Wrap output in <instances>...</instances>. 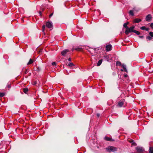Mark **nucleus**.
I'll return each mask as SVG.
<instances>
[{"label":"nucleus","mask_w":153,"mask_h":153,"mask_svg":"<svg viewBox=\"0 0 153 153\" xmlns=\"http://www.w3.org/2000/svg\"><path fill=\"white\" fill-rule=\"evenodd\" d=\"M107 151L109 152H115L117 150V148L112 146H109L106 148Z\"/></svg>","instance_id":"1"},{"label":"nucleus","mask_w":153,"mask_h":153,"mask_svg":"<svg viewBox=\"0 0 153 153\" xmlns=\"http://www.w3.org/2000/svg\"><path fill=\"white\" fill-rule=\"evenodd\" d=\"M134 30L131 27L127 28V29L125 31V33L126 34H128V33L130 32H134Z\"/></svg>","instance_id":"2"},{"label":"nucleus","mask_w":153,"mask_h":153,"mask_svg":"<svg viewBox=\"0 0 153 153\" xmlns=\"http://www.w3.org/2000/svg\"><path fill=\"white\" fill-rule=\"evenodd\" d=\"M136 150L137 152L141 153L143 152L144 151L143 148L139 146H137L136 148Z\"/></svg>","instance_id":"3"},{"label":"nucleus","mask_w":153,"mask_h":153,"mask_svg":"<svg viewBox=\"0 0 153 153\" xmlns=\"http://www.w3.org/2000/svg\"><path fill=\"white\" fill-rule=\"evenodd\" d=\"M112 48V46L111 45H108L105 46L106 51H111Z\"/></svg>","instance_id":"4"},{"label":"nucleus","mask_w":153,"mask_h":153,"mask_svg":"<svg viewBox=\"0 0 153 153\" xmlns=\"http://www.w3.org/2000/svg\"><path fill=\"white\" fill-rule=\"evenodd\" d=\"M46 26L48 28H51L53 27L52 23L49 22H47L46 23Z\"/></svg>","instance_id":"5"},{"label":"nucleus","mask_w":153,"mask_h":153,"mask_svg":"<svg viewBox=\"0 0 153 153\" xmlns=\"http://www.w3.org/2000/svg\"><path fill=\"white\" fill-rule=\"evenodd\" d=\"M125 101L124 100H123L119 102L118 103V105L120 107H121Z\"/></svg>","instance_id":"6"},{"label":"nucleus","mask_w":153,"mask_h":153,"mask_svg":"<svg viewBox=\"0 0 153 153\" xmlns=\"http://www.w3.org/2000/svg\"><path fill=\"white\" fill-rule=\"evenodd\" d=\"M68 51V50L65 49L62 51L61 54L63 56H65Z\"/></svg>","instance_id":"7"},{"label":"nucleus","mask_w":153,"mask_h":153,"mask_svg":"<svg viewBox=\"0 0 153 153\" xmlns=\"http://www.w3.org/2000/svg\"><path fill=\"white\" fill-rule=\"evenodd\" d=\"M152 18V16L151 15L149 14L147 15L146 18V21H149Z\"/></svg>","instance_id":"8"},{"label":"nucleus","mask_w":153,"mask_h":153,"mask_svg":"<svg viewBox=\"0 0 153 153\" xmlns=\"http://www.w3.org/2000/svg\"><path fill=\"white\" fill-rule=\"evenodd\" d=\"M128 141L130 143H131L132 145L134 146H136L137 145L136 143L134 142V141L132 139H130L128 140Z\"/></svg>","instance_id":"9"},{"label":"nucleus","mask_w":153,"mask_h":153,"mask_svg":"<svg viewBox=\"0 0 153 153\" xmlns=\"http://www.w3.org/2000/svg\"><path fill=\"white\" fill-rule=\"evenodd\" d=\"M141 21V20L140 19L136 18L133 21V23H138Z\"/></svg>","instance_id":"10"},{"label":"nucleus","mask_w":153,"mask_h":153,"mask_svg":"<svg viewBox=\"0 0 153 153\" xmlns=\"http://www.w3.org/2000/svg\"><path fill=\"white\" fill-rule=\"evenodd\" d=\"M122 67H123V70L122 69L121 70V71H125V72H128V71H127V70L126 68V65H124V64H123L122 65Z\"/></svg>","instance_id":"11"},{"label":"nucleus","mask_w":153,"mask_h":153,"mask_svg":"<svg viewBox=\"0 0 153 153\" xmlns=\"http://www.w3.org/2000/svg\"><path fill=\"white\" fill-rule=\"evenodd\" d=\"M82 50V48L80 47H77V48H73L72 49V51H73L74 50H76L77 51H81Z\"/></svg>","instance_id":"12"},{"label":"nucleus","mask_w":153,"mask_h":153,"mask_svg":"<svg viewBox=\"0 0 153 153\" xmlns=\"http://www.w3.org/2000/svg\"><path fill=\"white\" fill-rule=\"evenodd\" d=\"M34 62V60H33L31 59H30L29 62L27 63V65H29L33 63Z\"/></svg>","instance_id":"13"},{"label":"nucleus","mask_w":153,"mask_h":153,"mask_svg":"<svg viewBox=\"0 0 153 153\" xmlns=\"http://www.w3.org/2000/svg\"><path fill=\"white\" fill-rule=\"evenodd\" d=\"M34 69L36 71H40L41 68L39 67L36 66L34 68Z\"/></svg>","instance_id":"14"},{"label":"nucleus","mask_w":153,"mask_h":153,"mask_svg":"<svg viewBox=\"0 0 153 153\" xmlns=\"http://www.w3.org/2000/svg\"><path fill=\"white\" fill-rule=\"evenodd\" d=\"M102 61V59L99 60L97 64V66H99L101 64Z\"/></svg>","instance_id":"15"},{"label":"nucleus","mask_w":153,"mask_h":153,"mask_svg":"<svg viewBox=\"0 0 153 153\" xmlns=\"http://www.w3.org/2000/svg\"><path fill=\"white\" fill-rule=\"evenodd\" d=\"M128 23V22H127L126 23H125L123 25V27L126 29H127V28H128V27L127 26V25Z\"/></svg>","instance_id":"16"},{"label":"nucleus","mask_w":153,"mask_h":153,"mask_svg":"<svg viewBox=\"0 0 153 153\" xmlns=\"http://www.w3.org/2000/svg\"><path fill=\"white\" fill-rule=\"evenodd\" d=\"M149 153H153V147L149 148Z\"/></svg>","instance_id":"17"},{"label":"nucleus","mask_w":153,"mask_h":153,"mask_svg":"<svg viewBox=\"0 0 153 153\" xmlns=\"http://www.w3.org/2000/svg\"><path fill=\"white\" fill-rule=\"evenodd\" d=\"M129 13V14L131 16H133L134 15L133 11L132 10H130Z\"/></svg>","instance_id":"18"},{"label":"nucleus","mask_w":153,"mask_h":153,"mask_svg":"<svg viewBox=\"0 0 153 153\" xmlns=\"http://www.w3.org/2000/svg\"><path fill=\"white\" fill-rule=\"evenodd\" d=\"M105 140L107 141H111V139L107 137H105L104 138Z\"/></svg>","instance_id":"19"},{"label":"nucleus","mask_w":153,"mask_h":153,"mask_svg":"<svg viewBox=\"0 0 153 153\" xmlns=\"http://www.w3.org/2000/svg\"><path fill=\"white\" fill-rule=\"evenodd\" d=\"M28 91V89L27 88H25L23 89L24 92L26 94Z\"/></svg>","instance_id":"20"},{"label":"nucleus","mask_w":153,"mask_h":153,"mask_svg":"<svg viewBox=\"0 0 153 153\" xmlns=\"http://www.w3.org/2000/svg\"><path fill=\"white\" fill-rule=\"evenodd\" d=\"M134 33H135L137 35H140V33L139 32L135 30H134Z\"/></svg>","instance_id":"21"},{"label":"nucleus","mask_w":153,"mask_h":153,"mask_svg":"<svg viewBox=\"0 0 153 153\" xmlns=\"http://www.w3.org/2000/svg\"><path fill=\"white\" fill-rule=\"evenodd\" d=\"M146 38L149 40H151L152 39V37L150 36H148L146 37Z\"/></svg>","instance_id":"22"},{"label":"nucleus","mask_w":153,"mask_h":153,"mask_svg":"<svg viewBox=\"0 0 153 153\" xmlns=\"http://www.w3.org/2000/svg\"><path fill=\"white\" fill-rule=\"evenodd\" d=\"M116 65L121 66V63L120 62L118 61H117L116 62Z\"/></svg>","instance_id":"23"},{"label":"nucleus","mask_w":153,"mask_h":153,"mask_svg":"<svg viewBox=\"0 0 153 153\" xmlns=\"http://www.w3.org/2000/svg\"><path fill=\"white\" fill-rule=\"evenodd\" d=\"M149 35L150 36L152 37L153 38V32H150L149 33Z\"/></svg>","instance_id":"24"},{"label":"nucleus","mask_w":153,"mask_h":153,"mask_svg":"<svg viewBox=\"0 0 153 153\" xmlns=\"http://www.w3.org/2000/svg\"><path fill=\"white\" fill-rule=\"evenodd\" d=\"M5 95V94L4 93H0V97H3Z\"/></svg>","instance_id":"25"},{"label":"nucleus","mask_w":153,"mask_h":153,"mask_svg":"<svg viewBox=\"0 0 153 153\" xmlns=\"http://www.w3.org/2000/svg\"><path fill=\"white\" fill-rule=\"evenodd\" d=\"M68 66L70 67H72L74 66L73 63L72 62L70 63L68 65Z\"/></svg>","instance_id":"26"},{"label":"nucleus","mask_w":153,"mask_h":153,"mask_svg":"<svg viewBox=\"0 0 153 153\" xmlns=\"http://www.w3.org/2000/svg\"><path fill=\"white\" fill-rule=\"evenodd\" d=\"M45 28V25H43L42 26V31L43 32H44Z\"/></svg>","instance_id":"27"},{"label":"nucleus","mask_w":153,"mask_h":153,"mask_svg":"<svg viewBox=\"0 0 153 153\" xmlns=\"http://www.w3.org/2000/svg\"><path fill=\"white\" fill-rule=\"evenodd\" d=\"M140 28L142 30H145V29H146V27L145 26H143V27H141Z\"/></svg>","instance_id":"28"},{"label":"nucleus","mask_w":153,"mask_h":153,"mask_svg":"<svg viewBox=\"0 0 153 153\" xmlns=\"http://www.w3.org/2000/svg\"><path fill=\"white\" fill-rule=\"evenodd\" d=\"M52 65L53 66H56V63L55 62H53L52 63Z\"/></svg>","instance_id":"29"},{"label":"nucleus","mask_w":153,"mask_h":153,"mask_svg":"<svg viewBox=\"0 0 153 153\" xmlns=\"http://www.w3.org/2000/svg\"><path fill=\"white\" fill-rule=\"evenodd\" d=\"M150 27L153 29V23H151L150 25Z\"/></svg>","instance_id":"30"},{"label":"nucleus","mask_w":153,"mask_h":153,"mask_svg":"<svg viewBox=\"0 0 153 153\" xmlns=\"http://www.w3.org/2000/svg\"><path fill=\"white\" fill-rule=\"evenodd\" d=\"M7 87H8V88H10L11 87L10 85L9 84H8L7 85Z\"/></svg>","instance_id":"31"},{"label":"nucleus","mask_w":153,"mask_h":153,"mask_svg":"<svg viewBox=\"0 0 153 153\" xmlns=\"http://www.w3.org/2000/svg\"><path fill=\"white\" fill-rule=\"evenodd\" d=\"M149 30V28H147V27L146 28V29H145V30H146V31H148Z\"/></svg>","instance_id":"32"},{"label":"nucleus","mask_w":153,"mask_h":153,"mask_svg":"<svg viewBox=\"0 0 153 153\" xmlns=\"http://www.w3.org/2000/svg\"><path fill=\"white\" fill-rule=\"evenodd\" d=\"M97 115L98 117H99L100 116V114L97 113Z\"/></svg>","instance_id":"33"},{"label":"nucleus","mask_w":153,"mask_h":153,"mask_svg":"<svg viewBox=\"0 0 153 153\" xmlns=\"http://www.w3.org/2000/svg\"><path fill=\"white\" fill-rule=\"evenodd\" d=\"M124 76L125 77H127L128 76V75L127 74H124Z\"/></svg>","instance_id":"34"},{"label":"nucleus","mask_w":153,"mask_h":153,"mask_svg":"<svg viewBox=\"0 0 153 153\" xmlns=\"http://www.w3.org/2000/svg\"><path fill=\"white\" fill-rule=\"evenodd\" d=\"M139 37L141 38H143V36H139Z\"/></svg>","instance_id":"35"},{"label":"nucleus","mask_w":153,"mask_h":153,"mask_svg":"<svg viewBox=\"0 0 153 153\" xmlns=\"http://www.w3.org/2000/svg\"><path fill=\"white\" fill-rule=\"evenodd\" d=\"M53 13H51V14L49 15V17H51V16H52V15H53Z\"/></svg>","instance_id":"36"},{"label":"nucleus","mask_w":153,"mask_h":153,"mask_svg":"<svg viewBox=\"0 0 153 153\" xmlns=\"http://www.w3.org/2000/svg\"><path fill=\"white\" fill-rule=\"evenodd\" d=\"M68 61H71V58H68Z\"/></svg>","instance_id":"37"},{"label":"nucleus","mask_w":153,"mask_h":153,"mask_svg":"<svg viewBox=\"0 0 153 153\" xmlns=\"http://www.w3.org/2000/svg\"><path fill=\"white\" fill-rule=\"evenodd\" d=\"M39 13L40 15V16H41L42 15V12L41 11L39 12Z\"/></svg>","instance_id":"38"},{"label":"nucleus","mask_w":153,"mask_h":153,"mask_svg":"<svg viewBox=\"0 0 153 153\" xmlns=\"http://www.w3.org/2000/svg\"><path fill=\"white\" fill-rule=\"evenodd\" d=\"M131 27V28H132L133 29H134V27H134V26H132V27Z\"/></svg>","instance_id":"39"},{"label":"nucleus","mask_w":153,"mask_h":153,"mask_svg":"<svg viewBox=\"0 0 153 153\" xmlns=\"http://www.w3.org/2000/svg\"><path fill=\"white\" fill-rule=\"evenodd\" d=\"M36 84V82H34V85H35Z\"/></svg>","instance_id":"40"}]
</instances>
